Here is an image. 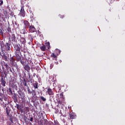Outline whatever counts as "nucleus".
I'll list each match as a JSON object with an SVG mask.
<instances>
[{"label": "nucleus", "instance_id": "nucleus-14", "mask_svg": "<svg viewBox=\"0 0 125 125\" xmlns=\"http://www.w3.org/2000/svg\"><path fill=\"white\" fill-rule=\"evenodd\" d=\"M7 93L10 96L13 95V93H12V90H11V88H9V89L7 90Z\"/></svg>", "mask_w": 125, "mask_h": 125}, {"label": "nucleus", "instance_id": "nucleus-5", "mask_svg": "<svg viewBox=\"0 0 125 125\" xmlns=\"http://www.w3.org/2000/svg\"><path fill=\"white\" fill-rule=\"evenodd\" d=\"M23 68L25 71H27L28 73H30V70H31V67L29 65V63L25 64Z\"/></svg>", "mask_w": 125, "mask_h": 125}, {"label": "nucleus", "instance_id": "nucleus-49", "mask_svg": "<svg viewBox=\"0 0 125 125\" xmlns=\"http://www.w3.org/2000/svg\"><path fill=\"white\" fill-rule=\"evenodd\" d=\"M49 45H50L49 42H48V43H46V46H49Z\"/></svg>", "mask_w": 125, "mask_h": 125}, {"label": "nucleus", "instance_id": "nucleus-38", "mask_svg": "<svg viewBox=\"0 0 125 125\" xmlns=\"http://www.w3.org/2000/svg\"><path fill=\"white\" fill-rule=\"evenodd\" d=\"M57 90H58V92H59V91L60 90H61V86H58L57 87Z\"/></svg>", "mask_w": 125, "mask_h": 125}, {"label": "nucleus", "instance_id": "nucleus-45", "mask_svg": "<svg viewBox=\"0 0 125 125\" xmlns=\"http://www.w3.org/2000/svg\"><path fill=\"white\" fill-rule=\"evenodd\" d=\"M60 96L62 98H63V93H61L60 95Z\"/></svg>", "mask_w": 125, "mask_h": 125}, {"label": "nucleus", "instance_id": "nucleus-15", "mask_svg": "<svg viewBox=\"0 0 125 125\" xmlns=\"http://www.w3.org/2000/svg\"><path fill=\"white\" fill-rule=\"evenodd\" d=\"M24 24L26 28H29V27H30V23H29V21H24Z\"/></svg>", "mask_w": 125, "mask_h": 125}, {"label": "nucleus", "instance_id": "nucleus-35", "mask_svg": "<svg viewBox=\"0 0 125 125\" xmlns=\"http://www.w3.org/2000/svg\"><path fill=\"white\" fill-rule=\"evenodd\" d=\"M17 105V108L18 109V110H21V107H20V105L16 104Z\"/></svg>", "mask_w": 125, "mask_h": 125}, {"label": "nucleus", "instance_id": "nucleus-13", "mask_svg": "<svg viewBox=\"0 0 125 125\" xmlns=\"http://www.w3.org/2000/svg\"><path fill=\"white\" fill-rule=\"evenodd\" d=\"M16 55V58L17 59V61H20L21 60V53L15 54Z\"/></svg>", "mask_w": 125, "mask_h": 125}, {"label": "nucleus", "instance_id": "nucleus-21", "mask_svg": "<svg viewBox=\"0 0 125 125\" xmlns=\"http://www.w3.org/2000/svg\"><path fill=\"white\" fill-rule=\"evenodd\" d=\"M38 84H39V83H38V82H35V83H33V86H34L35 89H37L38 88Z\"/></svg>", "mask_w": 125, "mask_h": 125}, {"label": "nucleus", "instance_id": "nucleus-41", "mask_svg": "<svg viewBox=\"0 0 125 125\" xmlns=\"http://www.w3.org/2000/svg\"><path fill=\"white\" fill-rule=\"evenodd\" d=\"M10 15L12 17H13L14 16V13L13 12H11Z\"/></svg>", "mask_w": 125, "mask_h": 125}, {"label": "nucleus", "instance_id": "nucleus-16", "mask_svg": "<svg viewBox=\"0 0 125 125\" xmlns=\"http://www.w3.org/2000/svg\"><path fill=\"white\" fill-rule=\"evenodd\" d=\"M3 93L0 92V102H2L3 101Z\"/></svg>", "mask_w": 125, "mask_h": 125}, {"label": "nucleus", "instance_id": "nucleus-4", "mask_svg": "<svg viewBox=\"0 0 125 125\" xmlns=\"http://www.w3.org/2000/svg\"><path fill=\"white\" fill-rule=\"evenodd\" d=\"M20 15L22 16V17H25V9H24V6H22L21 7V9L20 12Z\"/></svg>", "mask_w": 125, "mask_h": 125}, {"label": "nucleus", "instance_id": "nucleus-42", "mask_svg": "<svg viewBox=\"0 0 125 125\" xmlns=\"http://www.w3.org/2000/svg\"><path fill=\"white\" fill-rule=\"evenodd\" d=\"M3 98L4 100V101H7V98H6V97L5 96H4L3 97Z\"/></svg>", "mask_w": 125, "mask_h": 125}, {"label": "nucleus", "instance_id": "nucleus-26", "mask_svg": "<svg viewBox=\"0 0 125 125\" xmlns=\"http://www.w3.org/2000/svg\"><path fill=\"white\" fill-rule=\"evenodd\" d=\"M55 52L56 53V54H57V55H59V54H60V50L58 49H56L55 50Z\"/></svg>", "mask_w": 125, "mask_h": 125}, {"label": "nucleus", "instance_id": "nucleus-37", "mask_svg": "<svg viewBox=\"0 0 125 125\" xmlns=\"http://www.w3.org/2000/svg\"><path fill=\"white\" fill-rule=\"evenodd\" d=\"M32 65H31V69H36V67H35V65L34 64V63H32Z\"/></svg>", "mask_w": 125, "mask_h": 125}, {"label": "nucleus", "instance_id": "nucleus-32", "mask_svg": "<svg viewBox=\"0 0 125 125\" xmlns=\"http://www.w3.org/2000/svg\"><path fill=\"white\" fill-rule=\"evenodd\" d=\"M26 61L28 62V63H32V59L29 58L28 59H26Z\"/></svg>", "mask_w": 125, "mask_h": 125}, {"label": "nucleus", "instance_id": "nucleus-34", "mask_svg": "<svg viewBox=\"0 0 125 125\" xmlns=\"http://www.w3.org/2000/svg\"><path fill=\"white\" fill-rule=\"evenodd\" d=\"M51 56L52 57H53V58H57V56H56L55 55V54H54V53H53L52 54H51Z\"/></svg>", "mask_w": 125, "mask_h": 125}, {"label": "nucleus", "instance_id": "nucleus-28", "mask_svg": "<svg viewBox=\"0 0 125 125\" xmlns=\"http://www.w3.org/2000/svg\"><path fill=\"white\" fill-rule=\"evenodd\" d=\"M40 99H41V100H42V101H43V102H45V101H46V99L45 98H44L43 96H40Z\"/></svg>", "mask_w": 125, "mask_h": 125}, {"label": "nucleus", "instance_id": "nucleus-8", "mask_svg": "<svg viewBox=\"0 0 125 125\" xmlns=\"http://www.w3.org/2000/svg\"><path fill=\"white\" fill-rule=\"evenodd\" d=\"M18 93L21 99H23V98L25 97V94L24 93V92L21 91V90H19L18 91Z\"/></svg>", "mask_w": 125, "mask_h": 125}, {"label": "nucleus", "instance_id": "nucleus-31", "mask_svg": "<svg viewBox=\"0 0 125 125\" xmlns=\"http://www.w3.org/2000/svg\"><path fill=\"white\" fill-rule=\"evenodd\" d=\"M28 38H29L28 40H29L30 42H33V37H32V35H29Z\"/></svg>", "mask_w": 125, "mask_h": 125}, {"label": "nucleus", "instance_id": "nucleus-7", "mask_svg": "<svg viewBox=\"0 0 125 125\" xmlns=\"http://www.w3.org/2000/svg\"><path fill=\"white\" fill-rule=\"evenodd\" d=\"M69 119L70 120H75V119H77V115L74 113L69 114Z\"/></svg>", "mask_w": 125, "mask_h": 125}, {"label": "nucleus", "instance_id": "nucleus-6", "mask_svg": "<svg viewBox=\"0 0 125 125\" xmlns=\"http://www.w3.org/2000/svg\"><path fill=\"white\" fill-rule=\"evenodd\" d=\"M36 31V28H35V26H34V25H31L29 26V32H30V33H35Z\"/></svg>", "mask_w": 125, "mask_h": 125}, {"label": "nucleus", "instance_id": "nucleus-2", "mask_svg": "<svg viewBox=\"0 0 125 125\" xmlns=\"http://www.w3.org/2000/svg\"><path fill=\"white\" fill-rule=\"evenodd\" d=\"M0 82L1 83V85H2L3 86H6V81L5 80V77H4L3 75L1 76V79H0Z\"/></svg>", "mask_w": 125, "mask_h": 125}, {"label": "nucleus", "instance_id": "nucleus-33", "mask_svg": "<svg viewBox=\"0 0 125 125\" xmlns=\"http://www.w3.org/2000/svg\"><path fill=\"white\" fill-rule=\"evenodd\" d=\"M44 125H48V121L46 119H44Z\"/></svg>", "mask_w": 125, "mask_h": 125}, {"label": "nucleus", "instance_id": "nucleus-20", "mask_svg": "<svg viewBox=\"0 0 125 125\" xmlns=\"http://www.w3.org/2000/svg\"><path fill=\"white\" fill-rule=\"evenodd\" d=\"M14 61H15V60L13 58V57H11L10 59V62H11L12 65H14Z\"/></svg>", "mask_w": 125, "mask_h": 125}, {"label": "nucleus", "instance_id": "nucleus-12", "mask_svg": "<svg viewBox=\"0 0 125 125\" xmlns=\"http://www.w3.org/2000/svg\"><path fill=\"white\" fill-rule=\"evenodd\" d=\"M5 50H6L7 51H10V43H6L5 45Z\"/></svg>", "mask_w": 125, "mask_h": 125}, {"label": "nucleus", "instance_id": "nucleus-11", "mask_svg": "<svg viewBox=\"0 0 125 125\" xmlns=\"http://www.w3.org/2000/svg\"><path fill=\"white\" fill-rule=\"evenodd\" d=\"M19 41L21 42V44H24V45H25V44L26 43V39H25V38L23 37H21Z\"/></svg>", "mask_w": 125, "mask_h": 125}, {"label": "nucleus", "instance_id": "nucleus-17", "mask_svg": "<svg viewBox=\"0 0 125 125\" xmlns=\"http://www.w3.org/2000/svg\"><path fill=\"white\" fill-rule=\"evenodd\" d=\"M8 106L6 107V113L7 114V116H9V114H10V109L8 108Z\"/></svg>", "mask_w": 125, "mask_h": 125}, {"label": "nucleus", "instance_id": "nucleus-53", "mask_svg": "<svg viewBox=\"0 0 125 125\" xmlns=\"http://www.w3.org/2000/svg\"><path fill=\"white\" fill-rule=\"evenodd\" d=\"M16 16H14V17H15Z\"/></svg>", "mask_w": 125, "mask_h": 125}, {"label": "nucleus", "instance_id": "nucleus-46", "mask_svg": "<svg viewBox=\"0 0 125 125\" xmlns=\"http://www.w3.org/2000/svg\"><path fill=\"white\" fill-rule=\"evenodd\" d=\"M33 117H31L30 119V122H33Z\"/></svg>", "mask_w": 125, "mask_h": 125}, {"label": "nucleus", "instance_id": "nucleus-40", "mask_svg": "<svg viewBox=\"0 0 125 125\" xmlns=\"http://www.w3.org/2000/svg\"><path fill=\"white\" fill-rule=\"evenodd\" d=\"M0 6H1L3 4V0H0Z\"/></svg>", "mask_w": 125, "mask_h": 125}, {"label": "nucleus", "instance_id": "nucleus-30", "mask_svg": "<svg viewBox=\"0 0 125 125\" xmlns=\"http://www.w3.org/2000/svg\"><path fill=\"white\" fill-rule=\"evenodd\" d=\"M21 64H22V66H24L25 65V62L24 61H23V59H21V60H20Z\"/></svg>", "mask_w": 125, "mask_h": 125}, {"label": "nucleus", "instance_id": "nucleus-50", "mask_svg": "<svg viewBox=\"0 0 125 125\" xmlns=\"http://www.w3.org/2000/svg\"><path fill=\"white\" fill-rule=\"evenodd\" d=\"M27 119H28V118H27L26 116H24V121H26V120H27Z\"/></svg>", "mask_w": 125, "mask_h": 125}, {"label": "nucleus", "instance_id": "nucleus-18", "mask_svg": "<svg viewBox=\"0 0 125 125\" xmlns=\"http://www.w3.org/2000/svg\"><path fill=\"white\" fill-rule=\"evenodd\" d=\"M13 100L15 103H17V102H18V100H17V96L15 94L14 96Z\"/></svg>", "mask_w": 125, "mask_h": 125}, {"label": "nucleus", "instance_id": "nucleus-51", "mask_svg": "<svg viewBox=\"0 0 125 125\" xmlns=\"http://www.w3.org/2000/svg\"><path fill=\"white\" fill-rule=\"evenodd\" d=\"M58 122H55V125H58Z\"/></svg>", "mask_w": 125, "mask_h": 125}, {"label": "nucleus", "instance_id": "nucleus-44", "mask_svg": "<svg viewBox=\"0 0 125 125\" xmlns=\"http://www.w3.org/2000/svg\"><path fill=\"white\" fill-rule=\"evenodd\" d=\"M62 104V102L59 101L58 102V107H59L60 105H61Z\"/></svg>", "mask_w": 125, "mask_h": 125}, {"label": "nucleus", "instance_id": "nucleus-1", "mask_svg": "<svg viewBox=\"0 0 125 125\" xmlns=\"http://www.w3.org/2000/svg\"><path fill=\"white\" fill-rule=\"evenodd\" d=\"M9 39L11 40L12 44L17 43V40L18 38L16 37V36L14 34H12Z\"/></svg>", "mask_w": 125, "mask_h": 125}, {"label": "nucleus", "instance_id": "nucleus-3", "mask_svg": "<svg viewBox=\"0 0 125 125\" xmlns=\"http://www.w3.org/2000/svg\"><path fill=\"white\" fill-rule=\"evenodd\" d=\"M20 46L18 45V44H16L14 46V51H15V54H17L18 53H21Z\"/></svg>", "mask_w": 125, "mask_h": 125}, {"label": "nucleus", "instance_id": "nucleus-22", "mask_svg": "<svg viewBox=\"0 0 125 125\" xmlns=\"http://www.w3.org/2000/svg\"><path fill=\"white\" fill-rule=\"evenodd\" d=\"M22 83L23 84V85L24 86H29L27 84V82H26V79H23V80L22 81Z\"/></svg>", "mask_w": 125, "mask_h": 125}, {"label": "nucleus", "instance_id": "nucleus-25", "mask_svg": "<svg viewBox=\"0 0 125 125\" xmlns=\"http://www.w3.org/2000/svg\"><path fill=\"white\" fill-rule=\"evenodd\" d=\"M0 104H1V107H2V108H3L4 109H5V108L6 107V104H4V103L3 102V103H0Z\"/></svg>", "mask_w": 125, "mask_h": 125}, {"label": "nucleus", "instance_id": "nucleus-48", "mask_svg": "<svg viewBox=\"0 0 125 125\" xmlns=\"http://www.w3.org/2000/svg\"><path fill=\"white\" fill-rule=\"evenodd\" d=\"M53 64H51L50 65V68H51V69H52V68H53Z\"/></svg>", "mask_w": 125, "mask_h": 125}, {"label": "nucleus", "instance_id": "nucleus-36", "mask_svg": "<svg viewBox=\"0 0 125 125\" xmlns=\"http://www.w3.org/2000/svg\"><path fill=\"white\" fill-rule=\"evenodd\" d=\"M4 66H5V68L7 69H8V68H9V66H8V64L7 63H4Z\"/></svg>", "mask_w": 125, "mask_h": 125}, {"label": "nucleus", "instance_id": "nucleus-52", "mask_svg": "<svg viewBox=\"0 0 125 125\" xmlns=\"http://www.w3.org/2000/svg\"><path fill=\"white\" fill-rule=\"evenodd\" d=\"M26 111H27L28 112H29V108H28V107H27V108H26Z\"/></svg>", "mask_w": 125, "mask_h": 125}, {"label": "nucleus", "instance_id": "nucleus-24", "mask_svg": "<svg viewBox=\"0 0 125 125\" xmlns=\"http://www.w3.org/2000/svg\"><path fill=\"white\" fill-rule=\"evenodd\" d=\"M31 94L32 96H36V95H37V93L36 92V91H35V90H32Z\"/></svg>", "mask_w": 125, "mask_h": 125}, {"label": "nucleus", "instance_id": "nucleus-23", "mask_svg": "<svg viewBox=\"0 0 125 125\" xmlns=\"http://www.w3.org/2000/svg\"><path fill=\"white\" fill-rule=\"evenodd\" d=\"M2 57L3 59H4L5 61H8L7 56H6L5 54H3Z\"/></svg>", "mask_w": 125, "mask_h": 125}, {"label": "nucleus", "instance_id": "nucleus-29", "mask_svg": "<svg viewBox=\"0 0 125 125\" xmlns=\"http://www.w3.org/2000/svg\"><path fill=\"white\" fill-rule=\"evenodd\" d=\"M21 34H23V35H25L26 34V30H25V28H23V29L21 30Z\"/></svg>", "mask_w": 125, "mask_h": 125}, {"label": "nucleus", "instance_id": "nucleus-9", "mask_svg": "<svg viewBox=\"0 0 125 125\" xmlns=\"http://www.w3.org/2000/svg\"><path fill=\"white\" fill-rule=\"evenodd\" d=\"M46 92L48 94V95H54V92H53V91H52V89H51V88H48Z\"/></svg>", "mask_w": 125, "mask_h": 125}, {"label": "nucleus", "instance_id": "nucleus-10", "mask_svg": "<svg viewBox=\"0 0 125 125\" xmlns=\"http://www.w3.org/2000/svg\"><path fill=\"white\" fill-rule=\"evenodd\" d=\"M27 75L28 76V80H28V79H27L28 83H30V82H31L32 83V82H33V81H34L33 80V77H32V75H31V73H30V72H28L27 73Z\"/></svg>", "mask_w": 125, "mask_h": 125}, {"label": "nucleus", "instance_id": "nucleus-47", "mask_svg": "<svg viewBox=\"0 0 125 125\" xmlns=\"http://www.w3.org/2000/svg\"><path fill=\"white\" fill-rule=\"evenodd\" d=\"M60 16H61V18L62 19H63V18H64V16L63 15H62H62H60Z\"/></svg>", "mask_w": 125, "mask_h": 125}, {"label": "nucleus", "instance_id": "nucleus-27", "mask_svg": "<svg viewBox=\"0 0 125 125\" xmlns=\"http://www.w3.org/2000/svg\"><path fill=\"white\" fill-rule=\"evenodd\" d=\"M27 92L28 94H32V91H31V89H30V87L29 86H27Z\"/></svg>", "mask_w": 125, "mask_h": 125}, {"label": "nucleus", "instance_id": "nucleus-43", "mask_svg": "<svg viewBox=\"0 0 125 125\" xmlns=\"http://www.w3.org/2000/svg\"><path fill=\"white\" fill-rule=\"evenodd\" d=\"M0 35H3V32H2L1 29H0Z\"/></svg>", "mask_w": 125, "mask_h": 125}, {"label": "nucleus", "instance_id": "nucleus-39", "mask_svg": "<svg viewBox=\"0 0 125 125\" xmlns=\"http://www.w3.org/2000/svg\"><path fill=\"white\" fill-rule=\"evenodd\" d=\"M10 121L12 124H13V118L12 117H10Z\"/></svg>", "mask_w": 125, "mask_h": 125}, {"label": "nucleus", "instance_id": "nucleus-19", "mask_svg": "<svg viewBox=\"0 0 125 125\" xmlns=\"http://www.w3.org/2000/svg\"><path fill=\"white\" fill-rule=\"evenodd\" d=\"M40 49H41L42 51H45V50H46V47L43 45L40 47Z\"/></svg>", "mask_w": 125, "mask_h": 125}]
</instances>
